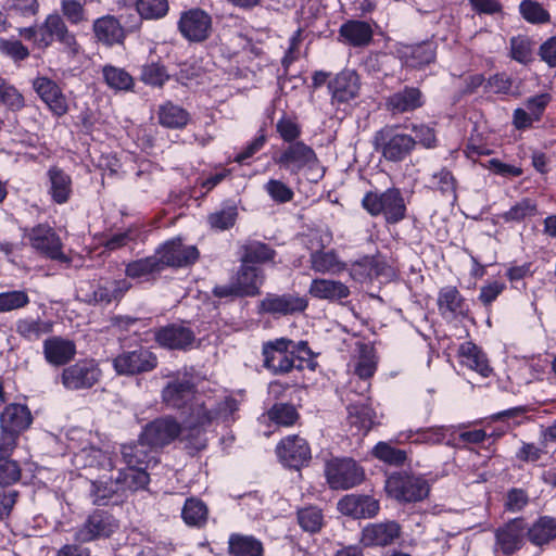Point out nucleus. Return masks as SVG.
Instances as JSON below:
<instances>
[{
  "label": "nucleus",
  "instance_id": "obj_10",
  "mask_svg": "<svg viewBox=\"0 0 556 556\" xmlns=\"http://www.w3.org/2000/svg\"><path fill=\"white\" fill-rule=\"evenodd\" d=\"M102 377V370L94 359H80L65 367L61 381L70 391L88 390L96 386Z\"/></svg>",
  "mask_w": 556,
  "mask_h": 556
},
{
  "label": "nucleus",
  "instance_id": "obj_27",
  "mask_svg": "<svg viewBox=\"0 0 556 556\" xmlns=\"http://www.w3.org/2000/svg\"><path fill=\"white\" fill-rule=\"evenodd\" d=\"M31 421L29 409L22 404H10L0 415V428L16 438L30 426Z\"/></svg>",
  "mask_w": 556,
  "mask_h": 556
},
{
  "label": "nucleus",
  "instance_id": "obj_36",
  "mask_svg": "<svg viewBox=\"0 0 556 556\" xmlns=\"http://www.w3.org/2000/svg\"><path fill=\"white\" fill-rule=\"evenodd\" d=\"M311 268L319 274L337 275L346 269L336 250L312 252L309 254Z\"/></svg>",
  "mask_w": 556,
  "mask_h": 556
},
{
  "label": "nucleus",
  "instance_id": "obj_25",
  "mask_svg": "<svg viewBox=\"0 0 556 556\" xmlns=\"http://www.w3.org/2000/svg\"><path fill=\"white\" fill-rule=\"evenodd\" d=\"M401 534V527L395 521L369 523L362 530L361 542L366 547L388 546Z\"/></svg>",
  "mask_w": 556,
  "mask_h": 556
},
{
  "label": "nucleus",
  "instance_id": "obj_9",
  "mask_svg": "<svg viewBox=\"0 0 556 556\" xmlns=\"http://www.w3.org/2000/svg\"><path fill=\"white\" fill-rule=\"evenodd\" d=\"M166 377L169 380L162 390V402L168 408L187 407L194 400L197 392L192 376L187 371H177Z\"/></svg>",
  "mask_w": 556,
  "mask_h": 556
},
{
  "label": "nucleus",
  "instance_id": "obj_48",
  "mask_svg": "<svg viewBox=\"0 0 556 556\" xmlns=\"http://www.w3.org/2000/svg\"><path fill=\"white\" fill-rule=\"evenodd\" d=\"M437 47L434 42L426 41L410 48L409 53L406 54L407 65L416 68H421L432 62L437 56Z\"/></svg>",
  "mask_w": 556,
  "mask_h": 556
},
{
  "label": "nucleus",
  "instance_id": "obj_14",
  "mask_svg": "<svg viewBox=\"0 0 556 556\" xmlns=\"http://www.w3.org/2000/svg\"><path fill=\"white\" fill-rule=\"evenodd\" d=\"M33 249L40 254L61 263H70V257L62 251V241L59 235L48 224H39L25 233Z\"/></svg>",
  "mask_w": 556,
  "mask_h": 556
},
{
  "label": "nucleus",
  "instance_id": "obj_37",
  "mask_svg": "<svg viewBox=\"0 0 556 556\" xmlns=\"http://www.w3.org/2000/svg\"><path fill=\"white\" fill-rule=\"evenodd\" d=\"M53 331V323L41 318L25 317L15 323V332L26 341L35 342Z\"/></svg>",
  "mask_w": 556,
  "mask_h": 556
},
{
  "label": "nucleus",
  "instance_id": "obj_15",
  "mask_svg": "<svg viewBox=\"0 0 556 556\" xmlns=\"http://www.w3.org/2000/svg\"><path fill=\"white\" fill-rule=\"evenodd\" d=\"M157 366V356L148 348L139 346L124 351L113 359V367L118 375L135 376L149 372Z\"/></svg>",
  "mask_w": 556,
  "mask_h": 556
},
{
  "label": "nucleus",
  "instance_id": "obj_32",
  "mask_svg": "<svg viewBox=\"0 0 556 556\" xmlns=\"http://www.w3.org/2000/svg\"><path fill=\"white\" fill-rule=\"evenodd\" d=\"M424 104L422 93L418 88L405 87L392 93L386 102L387 109L393 114L415 111Z\"/></svg>",
  "mask_w": 556,
  "mask_h": 556
},
{
  "label": "nucleus",
  "instance_id": "obj_53",
  "mask_svg": "<svg viewBox=\"0 0 556 556\" xmlns=\"http://www.w3.org/2000/svg\"><path fill=\"white\" fill-rule=\"evenodd\" d=\"M372 455L391 466H402L407 459L404 450L396 448L388 442H378L372 448Z\"/></svg>",
  "mask_w": 556,
  "mask_h": 556
},
{
  "label": "nucleus",
  "instance_id": "obj_3",
  "mask_svg": "<svg viewBox=\"0 0 556 556\" xmlns=\"http://www.w3.org/2000/svg\"><path fill=\"white\" fill-rule=\"evenodd\" d=\"M39 48L47 49L53 42H59L63 51L71 58H75L80 52V45L76 36L65 24L63 17L58 14H49L45 22L39 25Z\"/></svg>",
  "mask_w": 556,
  "mask_h": 556
},
{
  "label": "nucleus",
  "instance_id": "obj_59",
  "mask_svg": "<svg viewBox=\"0 0 556 556\" xmlns=\"http://www.w3.org/2000/svg\"><path fill=\"white\" fill-rule=\"evenodd\" d=\"M22 476L20 464L10 457H0V486L16 483Z\"/></svg>",
  "mask_w": 556,
  "mask_h": 556
},
{
  "label": "nucleus",
  "instance_id": "obj_50",
  "mask_svg": "<svg viewBox=\"0 0 556 556\" xmlns=\"http://www.w3.org/2000/svg\"><path fill=\"white\" fill-rule=\"evenodd\" d=\"M108 86L115 90L127 91L134 87V78L124 68L105 65L102 70Z\"/></svg>",
  "mask_w": 556,
  "mask_h": 556
},
{
  "label": "nucleus",
  "instance_id": "obj_6",
  "mask_svg": "<svg viewBox=\"0 0 556 556\" xmlns=\"http://www.w3.org/2000/svg\"><path fill=\"white\" fill-rule=\"evenodd\" d=\"M188 430V426L186 429H182L181 425L174 417L165 416L149 422L141 434L142 440L148 442L149 446L155 450L170 444L180 434L184 435L185 440L189 441L192 447L191 442L195 441L197 432L190 435Z\"/></svg>",
  "mask_w": 556,
  "mask_h": 556
},
{
  "label": "nucleus",
  "instance_id": "obj_61",
  "mask_svg": "<svg viewBox=\"0 0 556 556\" xmlns=\"http://www.w3.org/2000/svg\"><path fill=\"white\" fill-rule=\"evenodd\" d=\"M0 103L13 111H18L25 105L24 97L14 86L9 85L2 77H0Z\"/></svg>",
  "mask_w": 556,
  "mask_h": 556
},
{
  "label": "nucleus",
  "instance_id": "obj_1",
  "mask_svg": "<svg viewBox=\"0 0 556 556\" xmlns=\"http://www.w3.org/2000/svg\"><path fill=\"white\" fill-rule=\"evenodd\" d=\"M238 409L239 402L231 396H226L210 407L205 403H200L195 400L191 405L188 417V431L190 435L197 432L195 441L191 442L192 447L197 451L203 450L206 446L205 428L214 421L228 422L233 420Z\"/></svg>",
  "mask_w": 556,
  "mask_h": 556
},
{
  "label": "nucleus",
  "instance_id": "obj_13",
  "mask_svg": "<svg viewBox=\"0 0 556 556\" xmlns=\"http://www.w3.org/2000/svg\"><path fill=\"white\" fill-rule=\"evenodd\" d=\"M325 475L333 490H348L364 479L363 469L352 458H334L326 464Z\"/></svg>",
  "mask_w": 556,
  "mask_h": 556
},
{
  "label": "nucleus",
  "instance_id": "obj_22",
  "mask_svg": "<svg viewBox=\"0 0 556 556\" xmlns=\"http://www.w3.org/2000/svg\"><path fill=\"white\" fill-rule=\"evenodd\" d=\"M361 81L357 73L343 70L328 81V90L332 102L346 103L358 97Z\"/></svg>",
  "mask_w": 556,
  "mask_h": 556
},
{
  "label": "nucleus",
  "instance_id": "obj_42",
  "mask_svg": "<svg viewBox=\"0 0 556 556\" xmlns=\"http://www.w3.org/2000/svg\"><path fill=\"white\" fill-rule=\"evenodd\" d=\"M228 551L232 556H263V544L252 535L232 533L228 541Z\"/></svg>",
  "mask_w": 556,
  "mask_h": 556
},
{
  "label": "nucleus",
  "instance_id": "obj_52",
  "mask_svg": "<svg viewBox=\"0 0 556 556\" xmlns=\"http://www.w3.org/2000/svg\"><path fill=\"white\" fill-rule=\"evenodd\" d=\"M168 79L166 67L160 62H148L141 67L140 80L146 85L161 88Z\"/></svg>",
  "mask_w": 556,
  "mask_h": 556
},
{
  "label": "nucleus",
  "instance_id": "obj_8",
  "mask_svg": "<svg viewBox=\"0 0 556 556\" xmlns=\"http://www.w3.org/2000/svg\"><path fill=\"white\" fill-rule=\"evenodd\" d=\"M386 488L389 494L401 503L420 502L430 492V485L424 477L406 472L390 476Z\"/></svg>",
  "mask_w": 556,
  "mask_h": 556
},
{
  "label": "nucleus",
  "instance_id": "obj_45",
  "mask_svg": "<svg viewBox=\"0 0 556 556\" xmlns=\"http://www.w3.org/2000/svg\"><path fill=\"white\" fill-rule=\"evenodd\" d=\"M181 517L186 525L190 527L202 528L207 521V506L200 498L189 497L186 500L182 507Z\"/></svg>",
  "mask_w": 556,
  "mask_h": 556
},
{
  "label": "nucleus",
  "instance_id": "obj_30",
  "mask_svg": "<svg viewBox=\"0 0 556 556\" xmlns=\"http://www.w3.org/2000/svg\"><path fill=\"white\" fill-rule=\"evenodd\" d=\"M437 304L441 316L447 319L465 316L468 312L465 299L453 286H446L439 291Z\"/></svg>",
  "mask_w": 556,
  "mask_h": 556
},
{
  "label": "nucleus",
  "instance_id": "obj_49",
  "mask_svg": "<svg viewBox=\"0 0 556 556\" xmlns=\"http://www.w3.org/2000/svg\"><path fill=\"white\" fill-rule=\"evenodd\" d=\"M348 413L351 427L364 433H367L371 429L374 412L369 406L365 404H353L348 407Z\"/></svg>",
  "mask_w": 556,
  "mask_h": 556
},
{
  "label": "nucleus",
  "instance_id": "obj_24",
  "mask_svg": "<svg viewBox=\"0 0 556 556\" xmlns=\"http://www.w3.org/2000/svg\"><path fill=\"white\" fill-rule=\"evenodd\" d=\"M42 353L46 362L54 367L68 364L76 355V344L73 340L61 336L47 338L42 344Z\"/></svg>",
  "mask_w": 556,
  "mask_h": 556
},
{
  "label": "nucleus",
  "instance_id": "obj_7",
  "mask_svg": "<svg viewBox=\"0 0 556 556\" xmlns=\"http://www.w3.org/2000/svg\"><path fill=\"white\" fill-rule=\"evenodd\" d=\"M131 283L127 279H101L97 282H88L78 290L81 301L89 305L106 306L118 302L130 289Z\"/></svg>",
  "mask_w": 556,
  "mask_h": 556
},
{
  "label": "nucleus",
  "instance_id": "obj_17",
  "mask_svg": "<svg viewBox=\"0 0 556 556\" xmlns=\"http://www.w3.org/2000/svg\"><path fill=\"white\" fill-rule=\"evenodd\" d=\"M163 269L165 267H186L194 264L200 252L195 245H186L180 238L165 242L156 249Z\"/></svg>",
  "mask_w": 556,
  "mask_h": 556
},
{
  "label": "nucleus",
  "instance_id": "obj_54",
  "mask_svg": "<svg viewBox=\"0 0 556 556\" xmlns=\"http://www.w3.org/2000/svg\"><path fill=\"white\" fill-rule=\"evenodd\" d=\"M136 10L144 20H159L164 17L168 10V0H137Z\"/></svg>",
  "mask_w": 556,
  "mask_h": 556
},
{
  "label": "nucleus",
  "instance_id": "obj_60",
  "mask_svg": "<svg viewBox=\"0 0 556 556\" xmlns=\"http://www.w3.org/2000/svg\"><path fill=\"white\" fill-rule=\"evenodd\" d=\"M61 12L72 25H79L88 21L85 5L78 0H62Z\"/></svg>",
  "mask_w": 556,
  "mask_h": 556
},
{
  "label": "nucleus",
  "instance_id": "obj_56",
  "mask_svg": "<svg viewBox=\"0 0 556 556\" xmlns=\"http://www.w3.org/2000/svg\"><path fill=\"white\" fill-rule=\"evenodd\" d=\"M522 17L532 24H544L549 22V13L541 3L531 0H523L519 5Z\"/></svg>",
  "mask_w": 556,
  "mask_h": 556
},
{
  "label": "nucleus",
  "instance_id": "obj_23",
  "mask_svg": "<svg viewBox=\"0 0 556 556\" xmlns=\"http://www.w3.org/2000/svg\"><path fill=\"white\" fill-rule=\"evenodd\" d=\"M260 312L273 315H291L301 313L307 307V301L295 294H274L268 293L260 302Z\"/></svg>",
  "mask_w": 556,
  "mask_h": 556
},
{
  "label": "nucleus",
  "instance_id": "obj_35",
  "mask_svg": "<svg viewBox=\"0 0 556 556\" xmlns=\"http://www.w3.org/2000/svg\"><path fill=\"white\" fill-rule=\"evenodd\" d=\"M90 495L92 503L98 506L113 504L117 505L124 500L118 478L115 480L92 482Z\"/></svg>",
  "mask_w": 556,
  "mask_h": 556
},
{
  "label": "nucleus",
  "instance_id": "obj_58",
  "mask_svg": "<svg viewBox=\"0 0 556 556\" xmlns=\"http://www.w3.org/2000/svg\"><path fill=\"white\" fill-rule=\"evenodd\" d=\"M268 417L277 425L288 427L296 421L299 414L293 405L280 403L268 410Z\"/></svg>",
  "mask_w": 556,
  "mask_h": 556
},
{
  "label": "nucleus",
  "instance_id": "obj_55",
  "mask_svg": "<svg viewBox=\"0 0 556 556\" xmlns=\"http://www.w3.org/2000/svg\"><path fill=\"white\" fill-rule=\"evenodd\" d=\"M324 516L321 509L309 506L298 510V522L300 527L309 533H316L321 529Z\"/></svg>",
  "mask_w": 556,
  "mask_h": 556
},
{
  "label": "nucleus",
  "instance_id": "obj_5",
  "mask_svg": "<svg viewBox=\"0 0 556 556\" xmlns=\"http://www.w3.org/2000/svg\"><path fill=\"white\" fill-rule=\"evenodd\" d=\"M417 141L407 134H402L394 126H386L374 137V146L390 162H401L415 149Z\"/></svg>",
  "mask_w": 556,
  "mask_h": 556
},
{
  "label": "nucleus",
  "instance_id": "obj_46",
  "mask_svg": "<svg viewBox=\"0 0 556 556\" xmlns=\"http://www.w3.org/2000/svg\"><path fill=\"white\" fill-rule=\"evenodd\" d=\"M460 355L464 363L483 377H489L492 368L489 365L485 354L473 343H465L460 346Z\"/></svg>",
  "mask_w": 556,
  "mask_h": 556
},
{
  "label": "nucleus",
  "instance_id": "obj_33",
  "mask_svg": "<svg viewBox=\"0 0 556 556\" xmlns=\"http://www.w3.org/2000/svg\"><path fill=\"white\" fill-rule=\"evenodd\" d=\"M308 292L312 296L330 302H340L350 295V289L339 280L316 278L312 281Z\"/></svg>",
  "mask_w": 556,
  "mask_h": 556
},
{
  "label": "nucleus",
  "instance_id": "obj_39",
  "mask_svg": "<svg viewBox=\"0 0 556 556\" xmlns=\"http://www.w3.org/2000/svg\"><path fill=\"white\" fill-rule=\"evenodd\" d=\"M162 270H164L163 263L160 254L155 251L153 255L129 262L125 267V275L132 279H149Z\"/></svg>",
  "mask_w": 556,
  "mask_h": 556
},
{
  "label": "nucleus",
  "instance_id": "obj_2",
  "mask_svg": "<svg viewBox=\"0 0 556 556\" xmlns=\"http://www.w3.org/2000/svg\"><path fill=\"white\" fill-rule=\"evenodd\" d=\"M362 206L371 216L382 214L389 224H396L406 216V204L397 188H389L383 192L368 191L362 200Z\"/></svg>",
  "mask_w": 556,
  "mask_h": 556
},
{
  "label": "nucleus",
  "instance_id": "obj_19",
  "mask_svg": "<svg viewBox=\"0 0 556 556\" xmlns=\"http://www.w3.org/2000/svg\"><path fill=\"white\" fill-rule=\"evenodd\" d=\"M279 459L288 467L299 469L311 459V448L305 439L289 435L280 441L276 448Z\"/></svg>",
  "mask_w": 556,
  "mask_h": 556
},
{
  "label": "nucleus",
  "instance_id": "obj_28",
  "mask_svg": "<svg viewBox=\"0 0 556 556\" xmlns=\"http://www.w3.org/2000/svg\"><path fill=\"white\" fill-rule=\"evenodd\" d=\"M92 30L94 37L101 43L112 47L123 43L125 40V29L121 21L114 15H104L93 22Z\"/></svg>",
  "mask_w": 556,
  "mask_h": 556
},
{
  "label": "nucleus",
  "instance_id": "obj_26",
  "mask_svg": "<svg viewBox=\"0 0 556 556\" xmlns=\"http://www.w3.org/2000/svg\"><path fill=\"white\" fill-rule=\"evenodd\" d=\"M338 509L356 519L372 518L379 511V502L369 495L348 494L338 502Z\"/></svg>",
  "mask_w": 556,
  "mask_h": 556
},
{
  "label": "nucleus",
  "instance_id": "obj_16",
  "mask_svg": "<svg viewBox=\"0 0 556 556\" xmlns=\"http://www.w3.org/2000/svg\"><path fill=\"white\" fill-rule=\"evenodd\" d=\"M118 521L108 511L94 510L77 529L74 539L79 543H88L100 538H109L117 529Z\"/></svg>",
  "mask_w": 556,
  "mask_h": 556
},
{
  "label": "nucleus",
  "instance_id": "obj_18",
  "mask_svg": "<svg viewBox=\"0 0 556 556\" xmlns=\"http://www.w3.org/2000/svg\"><path fill=\"white\" fill-rule=\"evenodd\" d=\"M527 525L523 519L516 518L495 532V551L505 556H510L523 545L527 535Z\"/></svg>",
  "mask_w": 556,
  "mask_h": 556
},
{
  "label": "nucleus",
  "instance_id": "obj_43",
  "mask_svg": "<svg viewBox=\"0 0 556 556\" xmlns=\"http://www.w3.org/2000/svg\"><path fill=\"white\" fill-rule=\"evenodd\" d=\"M529 541L538 546L549 543L556 538V519L552 517L539 518L526 530Z\"/></svg>",
  "mask_w": 556,
  "mask_h": 556
},
{
  "label": "nucleus",
  "instance_id": "obj_40",
  "mask_svg": "<svg viewBox=\"0 0 556 556\" xmlns=\"http://www.w3.org/2000/svg\"><path fill=\"white\" fill-rule=\"evenodd\" d=\"M339 34L353 47H364L372 40L370 25L363 21H348L342 24Z\"/></svg>",
  "mask_w": 556,
  "mask_h": 556
},
{
  "label": "nucleus",
  "instance_id": "obj_34",
  "mask_svg": "<svg viewBox=\"0 0 556 556\" xmlns=\"http://www.w3.org/2000/svg\"><path fill=\"white\" fill-rule=\"evenodd\" d=\"M240 263L257 266L271 262L276 251L267 243L257 240H247L239 248Z\"/></svg>",
  "mask_w": 556,
  "mask_h": 556
},
{
  "label": "nucleus",
  "instance_id": "obj_21",
  "mask_svg": "<svg viewBox=\"0 0 556 556\" xmlns=\"http://www.w3.org/2000/svg\"><path fill=\"white\" fill-rule=\"evenodd\" d=\"M33 87L39 98L55 116H63L68 111L66 97L59 85L52 79L40 76L34 79Z\"/></svg>",
  "mask_w": 556,
  "mask_h": 556
},
{
  "label": "nucleus",
  "instance_id": "obj_20",
  "mask_svg": "<svg viewBox=\"0 0 556 556\" xmlns=\"http://www.w3.org/2000/svg\"><path fill=\"white\" fill-rule=\"evenodd\" d=\"M155 342L168 350H187L190 348L194 340V332L179 324H169L153 330Z\"/></svg>",
  "mask_w": 556,
  "mask_h": 556
},
{
  "label": "nucleus",
  "instance_id": "obj_12",
  "mask_svg": "<svg viewBox=\"0 0 556 556\" xmlns=\"http://www.w3.org/2000/svg\"><path fill=\"white\" fill-rule=\"evenodd\" d=\"M180 35L189 42L200 43L213 33L212 16L200 8L189 9L180 14L177 23Z\"/></svg>",
  "mask_w": 556,
  "mask_h": 556
},
{
  "label": "nucleus",
  "instance_id": "obj_57",
  "mask_svg": "<svg viewBox=\"0 0 556 556\" xmlns=\"http://www.w3.org/2000/svg\"><path fill=\"white\" fill-rule=\"evenodd\" d=\"M238 211L236 206H227L220 211L214 212L207 216L210 226L217 230H227L231 228L237 219Z\"/></svg>",
  "mask_w": 556,
  "mask_h": 556
},
{
  "label": "nucleus",
  "instance_id": "obj_63",
  "mask_svg": "<svg viewBox=\"0 0 556 556\" xmlns=\"http://www.w3.org/2000/svg\"><path fill=\"white\" fill-rule=\"evenodd\" d=\"M264 189L271 198V200L277 203L290 202L294 197L293 190L278 179H269L265 184Z\"/></svg>",
  "mask_w": 556,
  "mask_h": 556
},
{
  "label": "nucleus",
  "instance_id": "obj_64",
  "mask_svg": "<svg viewBox=\"0 0 556 556\" xmlns=\"http://www.w3.org/2000/svg\"><path fill=\"white\" fill-rule=\"evenodd\" d=\"M432 184L438 187L443 194L456 200L457 181L452 172L446 168H442L439 173L433 174Z\"/></svg>",
  "mask_w": 556,
  "mask_h": 556
},
{
  "label": "nucleus",
  "instance_id": "obj_31",
  "mask_svg": "<svg viewBox=\"0 0 556 556\" xmlns=\"http://www.w3.org/2000/svg\"><path fill=\"white\" fill-rule=\"evenodd\" d=\"M154 450L142 440L140 434L138 442L122 445L121 453L128 467L148 469L152 463L156 464Z\"/></svg>",
  "mask_w": 556,
  "mask_h": 556
},
{
  "label": "nucleus",
  "instance_id": "obj_41",
  "mask_svg": "<svg viewBox=\"0 0 556 556\" xmlns=\"http://www.w3.org/2000/svg\"><path fill=\"white\" fill-rule=\"evenodd\" d=\"M377 356L375 350L367 345L362 344L359 348V355L354 366V374L362 380H364L361 387L362 393L369 390L370 384L366 382L371 378L377 370Z\"/></svg>",
  "mask_w": 556,
  "mask_h": 556
},
{
  "label": "nucleus",
  "instance_id": "obj_47",
  "mask_svg": "<svg viewBox=\"0 0 556 556\" xmlns=\"http://www.w3.org/2000/svg\"><path fill=\"white\" fill-rule=\"evenodd\" d=\"M117 478L125 497L127 496V491L135 492L146 489L150 482L146 468L128 467L127 470L119 472Z\"/></svg>",
  "mask_w": 556,
  "mask_h": 556
},
{
  "label": "nucleus",
  "instance_id": "obj_29",
  "mask_svg": "<svg viewBox=\"0 0 556 556\" xmlns=\"http://www.w3.org/2000/svg\"><path fill=\"white\" fill-rule=\"evenodd\" d=\"M242 296H255L265 280L264 270L258 266L241 263L238 271L232 277Z\"/></svg>",
  "mask_w": 556,
  "mask_h": 556
},
{
  "label": "nucleus",
  "instance_id": "obj_62",
  "mask_svg": "<svg viewBox=\"0 0 556 556\" xmlns=\"http://www.w3.org/2000/svg\"><path fill=\"white\" fill-rule=\"evenodd\" d=\"M29 303L25 291L15 290L0 293V313L22 308Z\"/></svg>",
  "mask_w": 556,
  "mask_h": 556
},
{
  "label": "nucleus",
  "instance_id": "obj_4",
  "mask_svg": "<svg viewBox=\"0 0 556 556\" xmlns=\"http://www.w3.org/2000/svg\"><path fill=\"white\" fill-rule=\"evenodd\" d=\"M293 341L279 338L263 344V366L273 375H285L293 368L303 369V358L295 357L293 351H289Z\"/></svg>",
  "mask_w": 556,
  "mask_h": 556
},
{
  "label": "nucleus",
  "instance_id": "obj_44",
  "mask_svg": "<svg viewBox=\"0 0 556 556\" xmlns=\"http://www.w3.org/2000/svg\"><path fill=\"white\" fill-rule=\"evenodd\" d=\"M157 117L162 126L173 129H180L189 122V113L169 101L159 108Z\"/></svg>",
  "mask_w": 556,
  "mask_h": 556
},
{
  "label": "nucleus",
  "instance_id": "obj_38",
  "mask_svg": "<svg viewBox=\"0 0 556 556\" xmlns=\"http://www.w3.org/2000/svg\"><path fill=\"white\" fill-rule=\"evenodd\" d=\"M50 181L49 193L58 204L66 203L72 194V179L68 174L59 167L48 170Z\"/></svg>",
  "mask_w": 556,
  "mask_h": 556
},
{
  "label": "nucleus",
  "instance_id": "obj_51",
  "mask_svg": "<svg viewBox=\"0 0 556 556\" xmlns=\"http://www.w3.org/2000/svg\"><path fill=\"white\" fill-rule=\"evenodd\" d=\"M536 213V203L529 198H523L516 202L508 211L504 212L501 217L506 223H520L526 218L535 216Z\"/></svg>",
  "mask_w": 556,
  "mask_h": 556
},
{
  "label": "nucleus",
  "instance_id": "obj_11",
  "mask_svg": "<svg viewBox=\"0 0 556 556\" xmlns=\"http://www.w3.org/2000/svg\"><path fill=\"white\" fill-rule=\"evenodd\" d=\"M273 161L290 175H298L304 168H313L318 164V157L312 147L303 141L288 144Z\"/></svg>",
  "mask_w": 556,
  "mask_h": 556
}]
</instances>
